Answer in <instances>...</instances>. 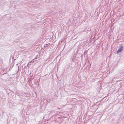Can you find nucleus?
I'll return each mask as SVG.
<instances>
[{"label":"nucleus","instance_id":"f257e3e1","mask_svg":"<svg viewBox=\"0 0 124 124\" xmlns=\"http://www.w3.org/2000/svg\"><path fill=\"white\" fill-rule=\"evenodd\" d=\"M123 47L122 46H121L119 48L117 51V53H119L121 52L123 49Z\"/></svg>","mask_w":124,"mask_h":124},{"label":"nucleus","instance_id":"f03ea898","mask_svg":"<svg viewBox=\"0 0 124 124\" xmlns=\"http://www.w3.org/2000/svg\"><path fill=\"white\" fill-rule=\"evenodd\" d=\"M96 105V104H94V105H93V106H95V105Z\"/></svg>","mask_w":124,"mask_h":124}]
</instances>
